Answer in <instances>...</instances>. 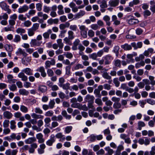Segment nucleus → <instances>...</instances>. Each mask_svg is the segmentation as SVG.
<instances>
[{
  "label": "nucleus",
  "instance_id": "25",
  "mask_svg": "<svg viewBox=\"0 0 155 155\" xmlns=\"http://www.w3.org/2000/svg\"><path fill=\"white\" fill-rule=\"evenodd\" d=\"M137 53L135 52H133L132 54H128L127 55V60H128L130 61L133 58L134 56H137Z\"/></svg>",
  "mask_w": 155,
  "mask_h": 155
},
{
  "label": "nucleus",
  "instance_id": "26",
  "mask_svg": "<svg viewBox=\"0 0 155 155\" xmlns=\"http://www.w3.org/2000/svg\"><path fill=\"white\" fill-rule=\"evenodd\" d=\"M70 25L68 22H67L65 23L61 24L59 26V28L61 30H64L66 28H68Z\"/></svg>",
  "mask_w": 155,
  "mask_h": 155
},
{
  "label": "nucleus",
  "instance_id": "28",
  "mask_svg": "<svg viewBox=\"0 0 155 155\" xmlns=\"http://www.w3.org/2000/svg\"><path fill=\"white\" fill-rule=\"evenodd\" d=\"M103 19L105 21L107 25L108 26L110 25V18L107 15L104 16L103 18Z\"/></svg>",
  "mask_w": 155,
  "mask_h": 155
},
{
  "label": "nucleus",
  "instance_id": "19",
  "mask_svg": "<svg viewBox=\"0 0 155 155\" xmlns=\"http://www.w3.org/2000/svg\"><path fill=\"white\" fill-rule=\"evenodd\" d=\"M16 54L18 55H22L24 56L27 55V54L25 52L24 50H23L20 48L18 49L17 51L16 52Z\"/></svg>",
  "mask_w": 155,
  "mask_h": 155
},
{
  "label": "nucleus",
  "instance_id": "52",
  "mask_svg": "<svg viewBox=\"0 0 155 155\" xmlns=\"http://www.w3.org/2000/svg\"><path fill=\"white\" fill-rule=\"evenodd\" d=\"M36 11L35 10H29L28 12V15H26L28 18H29L30 17L31 15H34L36 13Z\"/></svg>",
  "mask_w": 155,
  "mask_h": 155
},
{
  "label": "nucleus",
  "instance_id": "64",
  "mask_svg": "<svg viewBox=\"0 0 155 155\" xmlns=\"http://www.w3.org/2000/svg\"><path fill=\"white\" fill-rule=\"evenodd\" d=\"M39 25V24L38 23H35L33 24L31 28L35 31L38 29Z\"/></svg>",
  "mask_w": 155,
  "mask_h": 155
},
{
  "label": "nucleus",
  "instance_id": "1",
  "mask_svg": "<svg viewBox=\"0 0 155 155\" xmlns=\"http://www.w3.org/2000/svg\"><path fill=\"white\" fill-rule=\"evenodd\" d=\"M127 18H129L127 20V23L130 25H133L137 24L139 22V21L137 19L134 18V16L130 15H128Z\"/></svg>",
  "mask_w": 155,
  "mask_h": 155
},
{
  "label": "nucleus",
  "instance_id": "43",
  "mask_svg": "<svg viewBox=\"0 0 155 155\" xmlns=\"http://www.w3.org/2000/svg\"><path fill=\"white\" fill-rule=\"evenodd\" d=\"M119 49L120 47L118 46H116L114 48L113 51L115 53L117 57H118V56Z\"/></svg>",
  "mask_w": 155,
  "mask_h": 155
},
{
  "label": "nucleus",
  "instance_id": "46",
  "mask_svg": "<svg viewBox=\"0 0 155 155\" xmlns=\"http://www.w3.org/2000/svg\"><path fill=\"white\" fill-rule=\"evenodd\" d=\"M84 68V66L81 64H78L75 66L74 68L72 69V70H78L80 69H83Z\"/></svg>",
  "mask_w": 155,
  "mask_h": 155
},
{
  "label": "nucleus",
  "instance_id": "41",
  "mask_svg": "<svg viewBox=\"0 0 155 155\" xmlns=\"http://www.w3.org/2000/svg\"><path fill=\"white\" fill-rule=\"evenodd\" d=\"M104 149L107 152V153L106 154V155H111L113 153V150L111 149L109 147H106Z\"/></svg>",
  "mask_w": 155,
  "mask_h": 155
},
{
  "label": "nucleus",
  "instance_id": "30",
  "mask_svg": "<svg viewBox=\"0 0 155 155\" xmlns=\"http://www.w3.org/2000/svg\"><path fill=\"white\" fill-rule=\"evenodd\" d=\"M4 47L5 50L8 52H12L13 51V47L10 45H5Z\"/></svg>",
  "mask_w": 155,
  "mask_h": 155
},
{
  "label": "nucleus",
  "instance_id": "14",
  "mask_svg": "<svg viewBox=\"0 0 155 155\" xmlns=\"http://www.w3.org/2000/svg\"><path fill=\"white\" fill-rule=\"evenodd\" d=\"M94 97L93 95H91L90 94L87 95L85 98V101L89 102H94Z\"/></svg>",
  "mask_w": 155,
  "mask_h": 155
},
{
  "label": "nucleus",
  "instance_id": "51",
  "mask_svg": "<svg viewBox=\"0 0 155 155\" xmlns=\"http://www.w3.org/2000/svg\"><path fill=\"white\" fill-rule=\"evenodd\" d=\"M58 85L59 87L63 84L65 82V80L64 78L63 77L59 78L58 79Z\"/></svg>",
  "mask_w": 155,
  "mask_h": 155
},
{
  "label": "nucleus",
  "instance_id": "34",
  "mask_svg": "<svg viewBox=\"0 0 155 155\" xmlns=\"http://www.w3.org/2000/svg\"><path fill=\"white\" fill-rule=\"evenodd\" d=\"M19 92L20 94L27 95L29 94V92L25 89L22 88L19 90Z\"/></svg>",
  "mask_w": 155,
  "mask_h": 155
},
{
  "label": "nucleus",
  "instance_id": "45",
  "mask_svg": "<svg viewBox=\"0 0 155 155\" xmlns=\"http://www.w3.org/2000/svg\"><path fill=\"white\" fill-rule=\"evenodd\" d=\"M139 3V0H133L132 1L129 2V5L130 7H133L134 5H137Z\"/></svg>",
  "mask_w": 155,
  "mask_h": 155
},
{
  "label": "nucleus",
  "instance_id": "21",
  "mask_svg": "<svg viewBox=\"0 0 155 155\" xmlns=\"http://www.w3.org/2000/svg\"><path fill=\"white\" fill-rule=\"evenodd\" d=\"M38 17H43V19L44 20H46L48 18V16L46 14L43 13V12L39 11L37 13Z\"/></svg>",
  "mask_w": 155,
  "mask_h": 155
},
{
  "label": "nucleus",
  "instance_id": "40",
  "mask_svg": "<svg viewBox=\"0 0 155 155\" xmlns=\"http://www.w3.org/2000/svg\"><path fill=\"white\" fill-rule=\"evenodd\" d=\"M21 40V37L18 35H15L13 40V41L14 42L18 43Z\"/></svg>",
  "mask_w": 155,
  "mask_h": 155
},
{
  "label": "nucleus",
  "instance_id": "35",
  "mask_svg": "<svg viewBox=\"0 0 155 155\" xmlns=\"http://www.w3.org/2000/svg\"><path fill=\"white\" fill-rule=\"evenodd\" d=\"M102 76L104 79L108 80H110L111 78V76H110L106 71L103 73Z\"/></svg>",
  "mask_w": 155,
  "mask_h": 155
},
{
  "label": "nucleus",
  "instance_id": "22",
  "mask_svg": "<svg viewBox=\"0 0 155 155\" xmlns=\"http://www.w3.org/2000/svg\"><path fill=\"white\" fill-rule=\"evenodd\" d=\"M18 77L21 79V80L24 81H26L28 80V77L23 72H20L18 74Z\"/></svg>",
  "mask_w": 155,
  "mask_h": 155
},
{
  "label": "nucleus",
  "instance_id": "44",
  "mask_svg": "<svg viewBox=\"0 0 155 155\" xmlns=\"http://www.w3.org/2000/svg\"><path fill=\"white\" fill-rule=\"evenodd\" d=\"M58 95L60 98L61 99H63L64 98L68 99L69 98L68 96H66L65 94L62 92L60 91L58 93Z\"/></svg>",
  "mask_w": 155,
  "mask_h": 155
},
{
  "label": "nucleus",
  "instance_id": "24",
  "mask_svg": "<svg viewBox=\"0 0 155 155\" xmlns=\"http://www.w3.org/2000/svg\"><path fill=\"white\" fill-rule=\"evenodd\" d=\"M36 139L35 137H29L25 140L26 144H30L35 142Z\"/></svg>",
  "mask_w": 155,
  "mask_h": 155
},
{
  "label": "nucleus",
  "instance_id": "57",
  "mask_svg": "<svg viewBox=\"0 0 155 155\" xmlns=\"http://www.w3.org/2000/svg\"><path fill=\"white\" fill-rule=\"evenodd\" d=\"M91 28L94 30H96L99 29L100 28L97 24H93L91 25Z\"/></svg>",
  "mask_w": 155,
  "mask_h": 155
},
{
  "label": "nucleus",
  "instance_id": "49",
  "mask_svg": "<svg viewBox=\"0 0 155 155\" xmlns=\"http://www.w3.org/2000/svg\"><path fill=\"white\" fill-rule=\"evenodd\" d=\"M145 65V63L143 61H141L140 62H138L135 64V67L136 68H138L141 66H143Z\"/></svg>",
  "mask_w": 155,
  "mask_h": 155
},
{
  "label": "nucleus",
  "instance_id": "63",
  "mask_svg": "<svg viewBox=\"0 0 155 155\" xmlns=\"http://www.w3.org/2000/svg\"><path fill=\"white\" fill-rule=\"evenodd\" d=\"M100 7L102 8H107V5L106 1L105 0L102 1L101 2Z\"/></svg>",
  "mask_w": 155,
  "mask_h": 155
},
{
  "label": "nucleus",
  "instance_id": "3",
  "mask_svg": "<svg viewBox=\"0 0 155 155\" xmlns=\"http://www.w3.org/2000/svg\"><path fill=\"white\" fill-rule=\"evenodd\" d=\"M0 7L1 8L7 12V13L10 14L11 12V10L9 8V6L4 1L0 2Z\"/></svg>",
  "mask_w": 155,
  "mask_h": 155
},
{
  "label": "nucleus",
  "instance_id": "53",
  "mask_svg": "<svg viewBox=\"0 0 155 155\" xmlns=\"http://www.w3.org/2000/svg\"><path fill=\"white\" fill-rule=\"evenodd\" d=\"M47 73L49 77H51L54 75L53 71L50 68L48 69L47 70Z\"/></svg>",
  "mask_w": 155,
  "mask_h": 155
},
{
  "label": "nucleus",
  "instance_id": "2",
  "mask_svg": "<svg viewBox=\"0 0 155 155\" xmlns=\"http://www.w3.org/2000/svg\"><path fill=\"white\" fill-rule=\"evenodd\" d=\"M79 27L81 35L83 38H86L87 37L88 28L84 25H79Z\"/></svg>",
  "mask_w": 155,
  "mask_h": 155
},
{
  "label": "nucleus",
  "instance_id": "62",
  "mask_svg": "<svg viewBox=\"0 0 155 155\" xmlns=\"http://www.w3.org/2000/svg\"><path fill=\"white\" fill-rule=\"evenodd\" d=\"M136 33L138 35L142 34L143 32V30L140 28H138L135 30Z\"/></svg>",
  "mask_w": 155,
  "mask_h": 155
},
{
  "label": "nucleus",
  "instance_id": "58",
  "mask_svg": "<svg viewBox=\"0 0 155 155\" xmlns=\"http://www.w3.org/2000/svg\"><path fill=\"white\" fill-rule=\"evenodd\" d=\"M47 90V87L45 86H41L38 87V90L42 92H45Z\"/></svg>",
  "mask_w": 155,
  "mask_h": 155
},
{
  "label": "nucleus",
  "instance_id": "31",
  "mask_svg": "<svg viewBox=\"0 0 155 155\" xmlns=\"http://www.w3.org/2000/svg\"><path fill=\"white\" fill-rule=\"evenodd\" d=\"M10 128L12 130H15L16 128V122L14 120H11L10 122Z\"/></svg>",
  "mask_w": 155,
  "mask_h": 155
},
{
  "label": "nucleus",
  "instance_id": "8",
  "mask_svg": "<svg viewBox=\"0 0 155 155\" xmlns=\"http://www.w3.org/2000/svg\"><path fill=\"white\" fill-rule=\"evenodd\" d=\"M36 71L40 72L41 75L43 77L45 78L46 77L47 74L45 72V68L43 66H41L38 68Z\"/></svg>",
  "mask_w": 155,
  "mask_h": 155
},
{
  "label": "nucleus",
  "instance_id": "9",
  "mask_svg": "<svg viewBox=\"0 0 155 155\" xmlns=\"http://www.w3.org/2000/svg\"><path fill=\"white\" fill-rule=\"evenodd\" d=\"M41 42L38 41L35 39H31L30 42V44L31 47H34V46H39L41 45Z\"/></svg>",
  "mask_w": 155,
  "mask_h": 155
},
{
  "label": "nucleus",
  "instance_id": "38",
  "mask_svg": "<svg viewBox=\"0 0 155 155\" xmlns=\"http://www.w3.org/2000/svg\"><path fill=\"white\" fill-rule=\"evenodd\" d=\"M70 84L68 83H67L65 84H64L60 87H62L64 90H67L70 88Z\"/></svg>",
  "mask_w": 155,
  "mask_h": 155
},
{
  "label": "nucleus",
  "instance_id": "33",
  "mask_svg": "<svg viewBox=\"0 0 155 155\" xmlns=\"http://www.w3.org/2000/svg\"><path fill=\"white\" fill-rule=\"evenodd\" d=\"M32 118L36 119H42L44 118V116L40 114H37L35 113H33L31 115Z\"/></svg>",
  "mask_w": 155,
  "mask_h": 155
},
{
  "label": "nucleus",
  "instance_id": "59",
  "mask_svg": "<svg viewBox=\"0 0 155 155\" xmlns=\"http://www.w3.org/2000/svg\"><path fill=\"white\" fill-rule=\"evenodd\" d=\"M54 112L52 110H49L46 112L45 115L46 117H51L53 116Z\"/></svg>",
  "mask_w": 155,
  "mask_h": 155
},
{
  "label": "nucleus",
  "instance_id": "42",
  "mask_svg": "<svg viewBox=\"0 0 155 155\" xmlns=\"http://www.w3.org/2000/svg\"><path fill=\"white\" fill-rule=\"evenodd\" d=\"M145 126V123L142 121H139L138 122V129L140 130L142 127H144Z\"/></svg>",
  "mask_w": 155,
  "mask_h": 155
},
{
  "label": "nucleus",
  "instance_id": "5",
  "mask_svg": "<svg viewBox=\"0 0 155 155\" xmlns=\"http://www.w3.org/2000/svg\"><path fill=\"white\" fill-rule=\"evenodd\" d=\"M104 64L105 65H108L110 64L111 61L113 59V57L110 54H107L104 57Z\"/></svg>",
  "mask_w": 155,
  "mask_h": 155
},
{
  "label": "nucleus",
  "instance_id": "27",
  "mask_svg": "<svg viewBox=\"0 0 155 155\" xmlns=\"http://www.w3.org/2000/svg\"><path fill=\"white\" fill-rule=\"evenodd\" d=\"M52 32V31L51 29H48L47 32L44 33L43 34V36L45 39H48L49 38L50 35Z\"/></svg>",
  "mask_w": 155,
  "mask_h": 155
},
{
  "label": "nucleus",
  "instance_id": "50",
  "mask_svg": "<svg viewBox=\"0 0 155 155\" xmlns=\"http://www.w3.org/2000/svg\"><path fill=\"white\" fill-rule=\"evenodd\" d=\"M154 77L152 76H149V79L150 81V84L152 85H155V80H154Z\"/></svg>",
  "mask_w": 155,
  "mask_h": 155
},
{
  "label": "nucleus",
  "instance_id": "7",
  "mask_svg": "<svg viewBox=\"0 0 155 155\" xmlns=\"http://www.w3.org/2000/svg\"><path fill=\"white\" fill-rule=\"evenodd\" d=\"M85 12L84 11L80 10V12L76 14L74 16L73 19L76 20L80 18L85 15Z\"/></svg>",
  "mask_w": 155,
  "mask_h": 155
},
{
  "label": "nucleus",
  "instance_id": "48",
  "mask_svg": "<svg viewBox=\"0 0 155 155\" xmlns=\"http://www.w3.org/2000/svg\"><path fill=\"white\" fill-rule=\"evenodd\" d=\"M68 37L71 38V39H73L74 38V32L71 31L69 30L68 32Z\"/></svg>",
  "mask_w": 155,
  "mask_h": 155
},
{
  "label": "nucleus",
  "instance_id": "23",
  "mask_svg": "<svg viewBox=\"0 0 155 155\" xmlns=\"http://www.w3.org/2000/svg\"><path fill=\"white\" fill-rule=\"evenodd\" d=\"M10 137L12 139H16L17 140H19L21 139V136L19 135H16V134L13 133L10 136Z\"/></svg>",
  "mask_w": 155,
  "mask_h": 155
},
{
  "label": "nucleus",
  "instance_id": "18",
  "mask_svg": "<svg viewBox=\"0 0 155 155\" xmlns=\"http://www.w3.org/2000/svg\"><path fill=\"white\" fill-rule=\"evenodd\" d=\"M119 0H112L109 2V5L111 7H116L118 5Z\"/></svg>",
  "mask_w": 155,
  "mask_h": 155
},
{
  "label": "nucleus",
  "instance_id": "6",
  "mask_svg": "<svg viewBox=\"0 0 155 155\" xmlns=\"http://www.w3.org/2000/svg\"><path fill=\"white\" fill-rule=\"evenodd\" d=\"M55 141V137L54 134H52L50 136V139L46 142V144L50 146H52Z\"/></svg>",
  "mask_w": 155,
  "mask_h": 155
},
{
  "label": "nucleus",
  "instance_id": "54",
  "mask_svg": "<svg viewBox=\"0 0 155 155\" xmlns=\"http://www.w3.org/2000/svg\"><path fill=\"white\" fill-rule=\"evenodd\" d=\"M72 40L68 37H66L64 39V41L66 44L71 45V43L70 40Z\"/></svg>",
  "mask_w": 155,
  "mask_h": 155
},
{
  "label": "nucleus",
  "instance_id": "17",
  "mask_svg": "<svg viewBox=\"0 0 155 155\" xmlns=\"http://www.w3.org/2000/svg\"><path fill=\"white\" fill-rule=\"evenodd\" d=\"M7 78L8 79V82L10 83H15V82L16 80L13 79V76L12 74H8L7 76Z\"/></svg>",
  "mask_w": 155,
  "mask_h": 155
},
{
  "label": "nucleus",
  "instance_id": "47",
  "mask_svg": "<svg viewBox=\"0 0 155 155\" xmlns=\"http://www.w3.org/2000/svg\"><path fill=\"white\" fill-rule=\"evenodd\" d=\"M73 127L72 126H68L65 127V132L66 134H69L71 131Z\"/></svg>",
  "mask_w": 155,
  "mask_h": 155
},
{
  "label": "nucleus",
  "instance_id": "4",
  "mask_svg": "<svg viewBox=\"0 0 155 155\" xmlns=\"http://www.w3.org/2000/svg\"><path fill=\"white\" fill-rule=\"evenodd\" d=\"M17 15L16 14H14L10 16V19L8 21L10 25L13 26L15 24V21L17 19Z\"/></svg>",
  "mask_w": 155,
  "mask_h": 155
},
{
  "label": "nucleus",
  "instance_id": "37",
  "mask_svg": "<svg viewBox=\"0 0 155 155\" xmlns=\"http://www.w3.org/2000/svg\"><path fill=\"white\" fill-rule=\"evenodd\" d=\"M16 31L17 33L20 34L21 35H22L23 34L25 33V30L21 28H18L17 29Z\"/></svg>",
  "mask_w": 155,
  "mask_h": 155
},
{
  "label": "nucleus",
  "instance_id": "12",
  "mask_svg": "<svg viewBox=\"0 0 155 155\" xmlns=\"http://www.w3.org/2000/svg\"><path fill=\"white\" fill-rule=\"evenodd\" d=\"M3 115L4 118L7 119H11L13 116L12 114L10 112L8 111H6L4 112Z\"/></svg>",
  "mask_w": 155,
  "mask_h": 155
},
{
  "label": "nucleus",
  "instance_id": "16",
  "mask_svg": "<svg viewBox=\"0 0 155 155\" xmlns=\"http://www.w3.org/2000/svg\"><path fill=\"white\" fill-rule=\"evenodd\" d=\"M28 6L26 5H25L18 8V12L20 13H22L26 12L28 10Z\"/></svg>",
  "mask_w": 155,
  "mask_h": 155
},
{
  "label": "nucleus",
  "instance_id": "29",
  "mask_svg": "<svg viewBox=\"0 0 155 155\" xmlns=\"http://www.w3.org/2000/svg\"><path fill=\"white\" fill-rule=\"evenodd\" d=\"M150 9L153 13H155V2L153 1H151L150 2Z\"/></svg>",
  "mask_w": 155,
  "mask_h": 155
},
{
  "label": "nucleus",
  "instance_id": "32",
  "mask_svg": "<svg viewBox=\"0 0 155 155\" xmlns=\"http://www.w3.org/2000/svg\"><path fill=\"white\" fill-rule=\"evenodd\" d=\"M58 14L60 15H63L64 13L63 10V7L62 5H59L58 6Z\"/></svg>",
  "mask_w": 155,
  "mask_h": 155
},
{
  "label": "nucleus",
  "instance_id": "36",
  "mask_svg": "<svg viewBox=\"0 0 155 155\" xmlns=\"http://www.w3.org/2000/svg\"><path fill=\"white\" fill-rule=\"evenodd\" d=\"M20 110L22 112L25 113H27L28 110V108L23 105L20 106Z\"/></svg>",
  "mask_w": 155,
  "mask_h": 155
},
{
  "label": "nucleus",
  "instance_id": "20",
  "mask_svg": "<svg viewBox=\"0 0 155 155\" xmlns=\"http://www.w3.org/2000/svg\"><path fill=\"white\" fill-rule=\"evenodd\" d=\"M121 47L122 48L126 51L130 50L132 49L131 46L127 43H125L124 45H122Z\"/></svg>",
  "mask_w": 155,
  "mask_h": 155
},
{
  "label": "nucleus",
  "instance_id": "10",
  "mask_svg": "<svg viewBox=\"0 0 155 155\" xmlns=\"http://www.w3.org/2000/svg\"><path fill=\"white\" fill-rule=\"evenodd\" d=\"M14 117L16 118H19V120L23 121L25 120L24 116H22V114L20 112H17L14 113Z\"/></svg>",
  "mask_w": 155,
  "mask_h": 155
},
{
  "label": "nucleus",
  "instance_id": "55",
  "mask_svg": "<svg viewBox=\"0 0 155 155\" xmlns=\"http://www.w3.org/2000/svg\"><path fill=\"white\" fill-rule=\"evenodd\" d=\"M113 82L116 87H118L119 86L120 83L117 78H115L113 79Z\"/></svg>",
  "mask_w": 155,
  "mask_h": 155
},
{
  "label": "nucleus",
  "instance_id": "39",
  "mask_svg": "<svg viewBox=\"0 0 155 155\" xmlns=\"http://www.w3.org/2000/svg\"><path fill=\"white\" fill-rule=\"evenodd\" d=\"M56 41L59 48L61 49H62L64 46V44L62 42V39L59 38L57 39Z\"/></svg>",
  "mask_w": 155,
  "mask_h": 155
},
{
  "label": "nucleus",
  "instance_id": "15",
  "mask_svg": "<svg viewBox=\"0 0 155 155\" xmlns=\"http://www.w3.org/2000/svg\"><path fill=\"white\" fill-rule=\"evenodd\" d=\"M33 70L29 68H26L22 70V71L26 74L28 75H31L33 74Z\"/></svg>",
  "mask_w": 155,
  "mask_h": 155
},
{
  "label": "nucleus",
  "instance_id": "11",
  "mask_svg": "<svg viewBox=\"0 0 155 155\" xmlns=\"http://www.w3.org/2000/svg\"><path fill=\"white\" fill-rule=\"evenodd\" d=\"M43 135L41 133L37 134L36 135L37 138L38 140V142L40 143H42L45 141V139L43 138Z\"/></svg>",
  "mask_w": 155,
  "mask_h": 155
},
{
  "label": "nucleus",
  "instance_id": "61",
  "mask_svg": "<svg viewBox=\"0 0 155 155\" xmlns=\"http://www.w3.org/2000/svg\"><path fill=\"white\" fill-rule=\"evenodd\" d=\"M95 34L94 32L91 29L89 30L88 31V36L92 38L94 36Z\"/></svg>",
  "mask_w": 155,
  "mask_h": 155
},
{
  "label": "nucleus",
  "instance_id": "13",
  "mask_svg": "<svg viewBox=\"0 0 155 155\" xmlns=\"http://www.w3.org/2000/svg\"><path fill=\"white\" fill-rule=\"evenodd\" d=\"M112 21L114 22L113 24L115 25H119L120 23V21L117 20V18L115 15H113L112 17Z\"/></svg>",
  "mask_w": 155,
  "mask_h": 155
},
{
  "label": "nucleus",
  "instance_id": "60",
  "mask_svg": "<svg viewBox=\"0 0 155 155\" xmlns=\"http://www.w3.org/2000/svg\"><path fill=\"white\" fill-rule=\"evenodd\" d=\"M9 121L7 120H5L3 122V125L4 128H7L9 125Z\"/></svg>",
  "mask_w": 155,
  "mask_h": 155
},
{
  "label": "nucleus",
  "instance_id": "56",
  "mask_svg": "<svg viewBox=\"0 0 155 155\" xmlns=\"http://www.w3.org/2000/svg\"><path fill=\"white\" fill-rule=\"evenodd\" d=\"M35 31L34 30H33L31 28L28 29V35L29 36H33L35 34Z\"/></svg>",
  "mask_w": 155,
  "mask_h": 155
}]
</instances>
